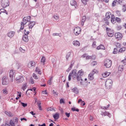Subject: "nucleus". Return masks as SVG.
<instances>
[{
	"label": "nucleus",
	"mask_w": 126,
	"mask_h": 126,
	"mask_svg": "<svg viewBox=\"0 0 126 126\" xmlns=\"http://www.w3.org/2000/svg\"><path fill=\"white\" fill-rule=\"evenodd\" d=\"M53 118L55 119V120H59V118H60V115L58 113H56L53 115Z\"/></svg>",
	"instance_id": "nucleus-22"
},
{
	"label": "nucleus",
	"mask_w": 126,
	"mask_h": 126,
	"mask_svg": "<svg viewBox=\"0 0 126 126\" xmlns=\"http://www.w3.org/2000/svg\"><path fill=\"white\" fill-rule=\"evenodd\" d=\"M125 51H126V48H121L119 50V52L120 53H123L124 52H125Z\"/></svg>",
	"instance_id": "nucleus-40"
},
{
	"label": "nucleus",
	"mask_w": 126,
	"mask_h": 126,
	"mask_svg": "<svg viewBox=\"0 0 126 126\" xmlns=\"http://www.w3.org/2000/svg\"><path fill=\"white\" fill-rule=\"evenodd\" d=\"M115 19L116 22H117L118 23H121L122 22V19H121L120 18H116Z\"/></svg>",
	"instance_id": "nucleus-39"
},
{
	"label": "nucleus",
	"mask_w": 126,
	"mask_h": 126,
	"mask_svg": "<svg viewBox=\"0 0 126 126\" xmlns=\"http://www.w3.org/2000/svg\"><path fill=\"white\" fill-rule=\"evenodd\" d=\"M36 63L34 62H31L29 63L28 66L29 67H32V66H35Z\"/></svg>",
	"instance_id": "nucleus-16"
},
{
	"label": "nucleus",
	"mask_w": 126,
	"mask_h": 126,
	"mask_svg": "<svg viewBox=\"0 0 126 126\" xmlns=\"http://www.w3.org/2000/svg\"><path fill=\"white\" fill-rule=\"evenodd\" d=\"M5 114L7 115V116H8V117H12V114H11V112H7L5 111Z\"/></svg>",
	"instance_id": "nucleus-32"
},
{
	"label": "nucleus",
	"mask_w": 126,
	"mask_h": 126,
	"mask_svg": "<svg viewBox=\"0 0 126 126\" xmlns=\"http://www.w3.org/2000/svg\"><path fill=\"white\" fill-rule=\"evenodd\" d=\"M77 2L76 1H75V0H72L70 1V4L71 5L73 6H75V5H76L77 4Z\"/></svg>",
	"instance_id": "nucleus-21"
},
{
	"label": "nucleus",
	"mask_w": 126,
	"mask_h": 126,
	"mask_svg": "<svg viewBox=\"0 0 126 126\" xmlns=\"http://www.w3.org/2000/svg\"><path fill=\"white\" fill-rule=\"evenodd\" d=\"M74 33L76 36H78L81 32V28L80 27H77L74 29Z\"/></svg>",
	"instance_id": "nucleus-7"
},
{
	"label": "nucleus",
	"mask_w": 126,
	"mask_h": 126,
	"mask_svg": "<svg viewBox=\"0 0 126 126\" xmlns=\"http://www.w3.org/2000/svg\"><path fill=\"white\" fill-rule=\"evenodd\" d=\"M31 20V16H28L27 17H25L23 19L22 22L21 23V28H20V31L21 30H23L24 29V25H26V24L27 22H30V21Z\"/></svg>",
	"instance_id": "nucleus-2"
},
{
	"label": "nucleus",
	"mask_w": 126,
	"mask_h": 126,
	"mask_svg": "<svg viewBox=\"0 0 126 126\" xmlns=\"http://www.w3.org/2000/svg\"><path fill=\"white\" fill-rule=\"evenodd\" d=\"M109 107H110V104H108L107 106L101 107V109H102L103 110H107L109 108Z\"/></svg>",
	"instance_id": "nucleus-35"
},
{
	"label": "nucleus",
	"mask_w": 126,
	"mask_h": 126,
	"mask_svg": "<svg viewBox=\"0 0 126 126\" xmlns=\"http://www.w3.org/2000/svg\"><path fill=\"white\" fill-rule=\"evenodd\" d=\"M85 102H84V101H82V104H81V105L83 107V106H85Z\"/></svg>",
	"instance_id": "nucleus-58"
},
{
	"label": "nucleus",
	"mask_w": 126,
	"mask_h": 126,
	"mask_svg": "<svg viewBox=\"0 0 126 126\" xmlns=\"http://www.w3.org/2000/svg\"><path fill=\"white\" fill-rule=\"evenodd\" d=\"M122 29V26H119L117 27V30H121Z\"/></svg>",
	"instance_id": "nucleus-63"
},
{
	"label": "nucleus",
	"mask_w": 126,
	"mask_h": 126,
	"mask_svg": "<svg viewBox=\"0 0 126 126\" xmlns=\"http://www.w3.org/2000/svg\"><path fill=\"white\" fill-rule=\"evenodd\" d=\"M115 36L117 40H122V38H123V34L120 32H117L115 33Z\"/></svg>",
	"instance_id": "nucleus-12"
},
{
	"label": "nucleus",
	"mask_w": 126,
	"mask_h": 126,
	"mask_svg": "<svg viewBox=\"0 0 126 126\" xmlns=\"http://www.w3.org/2000/svg\"><path fill=\"white\" fill-rule=\"evenodd\" d=\"M6 13V14H8L6 10L4 9H0V14H1V13Z\"/></svg>",
	"instance_id": "nucleus-24"
},
{
	"label": "nucleus",
	"mask_w": 126,
	"mask_h": 126,
	"mask_svg": "<svg viewBox=\"0 0 126 126\" xmlns=\"http://www.w3.org/2000/svg\"><path fill=\"white\" fill-rule=\"evenodd\" d=\"M116 46L117 47V48H122V45H121V44L120 43H116Z\"/></svg>",
	"instance_id": "nucleus-42"
},
{
	"label": "nucleus",
	"mask_w": 126,
	"mask_h": 126,
	"mask_svg": "<svg viewBox=\"0 0 126 126\" xmlns=\"http://www.w3.org/2000/svg\"><path fill=\"white\" fill-rule=\"evenodd\" d=\"M21 105H22V106H23V107H27V103H25L24 102H22Z\"/></svg>",
	"instance_id": "nucleus-48"
},
{
	"label": "nucleus",
	"mask_w": 126,
	"mask_h": 126,
	"mask_svg": "<svg viewBox=\"0 0 126 126\" xmlns=\"http://www.w3.org/2000/svg\"><path fill=\"white\" fill-rule=\"evenodd\" d=\"M35 72H38V74H42V72H41V71H40V69L38 67H36L35 69Z\"/></svg>",
	"instance_id": "nucleus-28"
},
{
	"label": "nucleus",
	"mask_w": 126,
	"mask_h": 126,
	"mask_svg": "<svg viewBox=\"0 0 126 126\" xmlns=\"http://www.w3.org/2000/svg\"><path fill=\"white\" fill-rule=\"evenodd\" d=\"M9 77L11 82H13V79L14 78V71L11 70L9 72Z\"/></svg>",
	"instance_id": "nucleus-11"
},
{
	"label": "nucleus",
	"mask_w": 126,
	"mask_h": 126,
	"mask_svg": "<svg viewBox=\"0 0 126 126\" xmlns=\"http://www.w3.org/2000/svg\"><path fill=\"white\" fill-rule=\"evenodd\" d=\"M84 74V72H83V70H81L78 71L77 72V70L76 69L73 70L70 72L68 75V80L69 81H70L71 80V77L73 78V79H77V81H80V80H82V81H83V80H82V78H81V77Z\"/></svg>",
	"instance_id": "nucleus-1"
},
{
	"label": "nucleus",
	"mask_w": 126,
	"mask_h": 126,
	"mask_svg": "<svg viewBox=\"0 0 126 126\" xmlns=\"http://www.w3.org/2000/svg\"><path fill=\"white\" fill-rule=\"evenodd\" d=\"M3 94H7V93H8L7 90L5 89H3Z\"/></svg>",
	"instance_id": "nucleus-50"
},
{
	"label": "nucleus",
	"mask_w": 126,
	"mask_h": 126,
	"mask_svg": "<svg viewBox=\"0 0 126 126\" xmlns=\"http://www.w3.org/2000/svg\"><path fill=\"white\" fill-rule=\"evenodd\" d=\"M104 66H106L107 68H109L112 66V61L110 59H106L104 62Z\"/></svg>",
	"instance_id": "nucleus-5"
},
{
	"label": "nucleus",
	"mask_w": 126,
	"mask_h": 126,
	"mask_svg": "<svg viewBox=\"0 0 126 126\" xmlns=\"http://www.w3.org/2000/svg\"><path fill=\"white\" fill-rule=\"evenodd\" d=\"M107 35H108V37H113V36H114V32H107Z\"/></svg>",
	"instance_id": "nucleus-23"
},
{
	"label": "nucleus",
	"mask_w": 126,
	"mask_h": 126,
	"mask_svg": "<svg viewBox=\"0 0 126 126\" xmlns=\"http://www.w3.org/2000/svg\"><path fill=\"white\" fill-rule=\"evenodd\" d=\"M118 70L120 71H123V70H124V65H120L118 68Z\"/></svg>",
	"instance_id": "nucleus-29"
},
{
	"label": "nucleus",
	"mask_w": 126,
	"mask_h": 126,
	"mask_svg": "<svg viewBox=\"0 0 126 126\" xmlns=\"http://www.w3.org/2000/svg\"><path fill=\"white\" fill-rule=\"evenodd\" d=\"M96 72H97V70L94 69L93 70V71L90 73L88 77L89 79L90 80H93V79H94V74H95V73H96Z\"/></svg>",
	"instance_id": "nucleus-8"
},
{
	"label": "nucleus",
	"mask_w": 126,
	"mask_h": 126,
	"mask_svg": "<svg viewBox=\"0 0 126 126\" xmlns=\"http://www.w3.org/2000/svg\"><path fill=\"white\" fill-rule=\"evenodd\" d=\"M123 0H119L118 1V4H121V3H122V2H123Z\"/></svg>",
	"instance_id": "nucleus-61"
},
{
	"label": "nucleus",
	"mask_w": 126,
	"mask_h": 126,
	"mask_svg": "<svg viewBox=\"0 0 126 126\" xmlns=\"http://www.w3.org/2000/svg\"><path fill=\"white\" fill-rule=\"evenodd\" d=\"M59 35H60V34L58 33H53V36H59Z\"/></svg>",
	"instance_id": "nucleus-62"
},
{
	"label": "nucleus",
	"mask_w": 126,
	"mask_h": 126,
	"mask_svg": "<svg viewBox=\"0 0 126 126\" xmlns=\"http://www.w3.org/2000/svg\"><path fill=\"white\" fill-rule=\"evenodd\" d=\"M116 14H117L118 16H121V12H120V11H117Z\"/></svg>",
	"instance_id": "nucleus-55"
},
{
	"label": "nucleus",
	"mask_w": 126,
	"mask_h": 126,
	"mask_svg": "<svg viewBox=\"0 0 126 126\" xmlns=\"http://www.w3.org/2000/svg\"><path fill=\"white\" fill-rule=\"evenodd\" d=\"M10 125L11 126H15V123H14V121L12 120H10L9 122Z\"/></svg>",
	"instance_id": "nucleus-34"
},
{
	"label": "nucleus",
	"mask_w": 126,
	"mask_h": 126,
	"mask_svg": "<svg viewBox=\"0 0 126 126\" xmlns=\"http://www.w3.org/2000/svg\"><path fill=\"white\" fill-rule=\"evenodd\" d=\"M74 64V63L72 62L71 63V64L70 65V67L68 68V71L71 70V68H72V66H73Z\"/></svg>",
	"instance_id": "nucleus-30"
},
{
	"label": "nucleus",
	"mask_w": 126,
	"mask_h": 126,
	"mask_svg": "<svg viewBox=\"0 0 126 126\" xmlns=\"http://www.w3.org/2000/svg\"><path fill=\"white\" fill-rule=\"evenodd\" d=\"M9 79L7 77L4 76L2 78V85H7L8 84Z\"/></svg>",
	"instance_id": "nucleus-10"
},
{
	"label": "nucleus",
	"mask_w": 126,
	"mask_h": 126,
	"mask_svg": "<svg viewBox=\"0 0 126 126\" xmlns=\"http://www.w3.org/2000/svg\"><path fill=\"white\" fill-rule=\"evenodd\" d=\"M46 58H45V57H42L41 60V63H43V64H45V62H46Z\"/></svg>",
	"instance_id": "nucleus-31"
},
{
	"label": "nucleus",
	"mask_w": 126,
	"mask_h": 126,
	"mask_svg": "<svg viewBox=\"0 0 126 126\" xmlns=\"http://www.w3.org/2000/svg\"><path fill=\"white\" fill-rule=\"evenodd\" d=\"M37 106L38 107L39 111H42V107H41V102H37Z\"/></svg>",
	"instance_id": "nucleus-27"
},
{
	"label": "nucleus",
	"mask_w": 126,
	"mask_h": 126,
	"mask_svg": "<svg viewBox=\"0 0 126 126\" xmlns=\"http://www.w3.org/2000/svg\"><path fill=\"white\" fill-rule=\"evenodd\" d=\"M113 54H118V49L117 48H114Z\"/></svg>",
	"instance_id": "nucleus-49"
},
{
	"label": "nucleus",
	"mask_w": 126,
	"mask_h": 126,
	"mask_svg": "<svg viewBox=\"0 0 126 126\" xmlns=\"http://www.w3.org/2000/svg\"><path fill=\"white\" fill-rule=\"evenodd\" d=\"M65 116H66L67 118H69V117H70V113H68L67 112H66L65 113Z\"/></svg>",
	"instance_id": "nucleus-51"
},
{
	"label": "nucleus",
	"mask_w": 126,
	"mask_h": 126,
	"mask_svg": "<svg viewBox=\"0 0 126 126\" xmlns=\"http://www.w3.org/2000/svg\"><path fill=\"white\" fill-rule=\"evenodd\" d=\"M70 57V52H69L66 55V61H68V58Z\"/></svg>",
	"instance_id": "nucleus-38"
},
{
	"label": "nucleus",
	"mask_w": 126,
	"mask_h": 126,
	"mask_svg": "<svg viewBox=\"0 0 126 126\" xmlns=\"http://www.w3.org/2000/svg\"><path fill=\"white\" fill-rule=\"evenodd\" d=\"M27 88V84H24L22 87V89L24 91H25V89Z\"/></svg>",
	"instance_id": "nucleus-37"
},
{
	"label": "nucleus",
	"mask_w": 126,
	"mask_h": 126,
	"mask_svg": "<svg viewBox=\"0 0 126 126\" xmlns=\"http://www.w3.org/2000/svg\"><path fill=\"white\" fill-rule=\"evenodd\" d=\"M113 86V81L111 79H107L105 82V87L107 89H111Z\"/></svg>",
	"instance_id": "nucleus-4"
},
{
	"label": "nucleus",
	"mask_w": 126,
	"mask_h": 126,
	"mask_svg": "<svg viewBox=\"0 0 126 126\" xmlns=\"http://www.w3.org/2000/svg\"><path fill=\"white\" fill-rule=\"evenodd\" d=\"M97 50H105V47L103 45H100L96 47Z\"/></svg>",
	"instance_id": "nucleus-20"
},
{
	"label": "nucleus",
	"mask_w": 126,
	"mask_h": 126,
	"mask_svg": "<svg viewBox=\"0 0 126 126\" xmlns=\"http://www.w3.org/2000/svg\"><path fill=\"white\" fill-rule=\"evenodd\" d=\"M35 22H30L29 24V28H30V29H32V28L34 27V25H35Z\"/></svg>",
	"instance_id": "nucleus-15"
},
{
	"label": "nucleus",
	"mask_w": 126,
	"mask_h": 126,
	"mask_svg": "<svg viewBox=\"0 0 126 126\" xmlns=\"http://www.w3.org/2000/svg\"><path fill=\"white\" fill-rule=\"evenodd\" d=\"M15 124H17L18 123V119L17 118H15L13 121Z\"/></svg>",
	"instance_id": "nucleus-46"
},
{
	"label": "nucleus",
	"mask_w": 126,
	"mask_h": 126,
	"mask_svg": "<svg viewBox=\"0 0 126 126\" xmlns=\"http://www.w3.org/2000/svg\"><path fill=\"white\" fill-rule=\"evenodd\" d=\"M60 104H64L65 102H64V100L63 98H61L60 100Z\"/></svg>",
	"instance_id": "nucleus-45"
},
{
	"label": "nucleus",
	"mask_w": 126,
	"mask_h": 126,
	"mask_svg": "<svg viewBox=\"0 0 126 126\" xmlns=\"http://www.w3.org/2000/svg\"><path fill=\"white\" fill-rule=\"evenodd\" d=\"M1 6H2L3 8H5L6 7H7V6H9V1L8 0H2Z\"/></svg>",
	"instance_id": "nucleus-6"
},
{
	"label": "nucleus",
	"mask_w": 126,
	"mask_h": 126,
	"mask_svg": "<svg viewBox=\"0 0 126 126\" xmlns=\"http://www.w3.org/2000/svg\"><path fill=\"white\" fill-rule=\"evenodd\" d=\"M23 40L25 42H28L29 41V39H28V35H24L23 36Z\"/></svg>",
	"instance_id": "nucleus-18"
},
{
	"label": "nucleus",
	"mask_w": 126,
	"mask_h": 126,
	"mask_svg": "<svg viewBox=\"0 0 126 126\" xmlns=\"http://www.w3.org/2000/svg\"><path fill=\"white\" fill-rule=\"evenodd\" d=\"M71 111H73V112H79V110L78 109H76L75 107L71 108Z\"/></svg>",
	"instance_id": "nucleus-41"
},
{
	"label": "nucleus",
	"mask_w": 126,
	"mask_h": 126,
	"mask_svg": "<svg viewBox=\"0 0 126 126\" xmlns=\"http://www.w3.org/2000/svg\"><path fill=\"white\" fill-rule=\"evenodd\" d=\"M73 45L74 46H76L77 47H79V46H80V43L77 40H75L73 41Z\"/></svg>",
	"instance_id": "nucleus-17"
},
{
	"label": "nucleus",
	"mask_w": 126,
	"mask_h": 126,
	"mask_svg": "<svg viewBox=\"0 0 126 126\" xmlns=\"http://www.w3.org/2000/svg\"><path fill=\"white\" fill-rule=\"evenodd\" d=\"M86 60H90V59H91V56H87V57H86Z\"/></svg>",
	"instance_id": "nucleus-60"
},
{
	"label": "nucleus",
	"mask_w": 126,
	"mask_h": 126,
	"mask_svg": "<svg viewBox=\"0 0 126 126\" xmlns=\"http://www.w3.org/2000/svg\"><path fill=\"white\" fill-rule=\"evenodd\" d=\"M20 51L21 53H25V50L22 49V48L20 47Z\"/></svg>",
	"instance_id": "nucleus-53"
},
{
	"label": "nucleus",
	"mask_w": 126,
	"mask_h": 126,
	"mask_svg": "<svg viewBox=\"0 0 126 126\" xmlns=\"http://www.w3.org/2000/svg\"><path fill=\"white\" fill-rule=\"evenodd\" d=\"M97 64V62H93L91 63V65L92 66H95Z\"/></svg>",
	"instance_id": "nucleus-44"
},
{
	"label": "nucleus",
	"mask_w": 126,
	"mask_h": 126,
	"mask_svg": "<svg viewBox=\"0 0 126 126\" xmlns=\"http://www.w3.org/2000/svg\"><path fill=\"white\" fill-rule=\"evenodd\" d=\"M110 75V73L106 72L102 74L103 77H108Z\"/></svg>",
	"instance_id": "nucleus-25"
},
{
	"label": "nucleus",
	"mask_w": 126,
	"mask_h": 126,
	"mask_svg": "<svg viewBox=\"0 0 126 126\" xmlns=\"http://www.w3.org/2000/svg\"><path fill=\"white\" fill-rule=\"evenodd\" d=\"M111 15L112 14L110 12H107L105 14V17L104 18V21H105L106 25H109V21L111 19Z\"/></svg>",
	"instance_id": "nucleus-3"
},
{
	"label": "nucleus",
	"mask_w": 126,
	"mask_h": 126,
	"mask_svg": "<svg viewBox=\"0 0 126 126\" xmlns=\"http://www.w3.org/2000/svg\"><path fill=\"white\" fill-rule=\"evenodd\" d=\"M30 82L32 84H34V80H33L32 78H31Z\"/></svg>",
	"instance_id": "nucleus-54"
},
{
	"label": "nucleus",
	"mask_w": 126,
	"mask_h": 126,
	"mask_svg": "<svg viewBox=\"0 0 126 126\" xmlns=\"http://www.w3.org/2000/svg\"><path fill=\"white\" fill-rule=\"evenodd\" d=\"M121 63L122 64H124V65H126V57L125 59L124 60L122 61Z\"/></svg>",
	"instance_id": "nucleus-36"
},
{
	"label": "nucleus",
	"mask_w": 126,
	"mask_h": 126,
	"mask_svg": "<svg viewBox=\"0 0 126 126\" xmlns=\"http://www.w3.org/2000/svg\"><path fill=\"white\" fill-rule=\"evenodd\" d=\"M32 77H33V78H34V79H36V80L38 79V76L35 73H33Z\"/></svg>",
	"instance_id": "nucleus-43"
},
{
	"label": "nucleus",
	"mask_w": 126,
	"mask_h": 126,
	"mask_svg": "<svg viewBox=\"0 0 126 126\" xmlns=\"http://www.w3.org/2000/svg\"><path fill=\"white\" fill-rule=\"evenodd\" d=\"M15 34V32H9L7 33V36L9 38H12V37H13V36H14Z\"/></svg>",
	"instance_id": "nucleus-13"
},
{
	"label": "nucleus",
	"mask_w": 126,
	"mask_h": 126,
	"mask_svg": "<svg viewBox=\"0 0 126 126\" xmlns=\"http://www.w3.org/2000/svg\"><path fill=\"white\" fill-rule=\"evenodd\" d=\"M47 83H48V84H49V85H51V84H52V81H51V80H48V81L47 82Z\"/></svg>",
	"instance_id": "nucleus-59"
},
{
	"label": "nucleus",
	"mask_w": 126,
	"mask_h": 126,
	"mask_svg": "<svg viewBox=\"0 0 126 126\" xmlns=\"http://www.w3.org/2000/svg\"><path fill=\"white\" fill-rule=\"evenodd\" d=\"M114 17H115V16L112 15L111 18V22L113 24H115L116 22V19Z\"/></svg>",
	"instance_id": "nucleus-19"
},
{
	"label": "nucleus",
	"mask_w": 126,
	"mask_h": 126,
	"mask_svg": "<svg viewBox=\"0 0 126 126\" xmlns=\"http://www.w3.org/2000/svg\"><path fill=\"white\" fill-rule=\"evenodd\" d=\"M54 18L55 19H56V20H58V19H59V15H55L54 16Z\"/></svg>",
	"instance_id": "nucleus-52"
},
{
	"label": "nucleus",
	"mask_w": 126,
	"mask_h": 126,
	"mask_svg": "<svg viewBox=\"0 0 126 126\" xmlns=\"http://www.w3.org/2000/svg\"><path fill=\"white\" fill-rule=\"evenodd\" d=\"M86 21V16H84L83 17H82V22H84L85 21Z\"/></svg>",
	"instance_id": "nucleus-47"
},
{
	"label": "nucleus",
	"mask_w": 126,
	"mask_h": 126,
	"mask_svg": "<svg viewBox=\"0 0 126 126\" xmlns=\"http://www.w3.org/2000/svg\"><path fill=\"white\" fill-rule=\"evenodd\" d=\"M82 0V2L84 4H86V2L87 1V0Z\"/></svg>",
	"instance_id": "nucleus-56"
},
{
	"label": "nucleus",
	"mask_w": 126,
	"mask_h": 126,
	"mask_svg": "<svg viewBox=\"0 0 126 126\" xmlns=\"http://www.w3.org/2000/svg\"><path fill=\"white\" fill-rule=\"evenodd\" d=\"M107 116L109 117V118H111L112 117V115H111V113L106 111L104 112V116Z\"/></svg>",
	"instance_id": "nucleus-26"
},
{
	"label": "nucleus",
	"mask_w": 126,
	"mask_h": 126,
	"mask_svg": "<svg viewBox=\"0 0 126 126\" xmlns=\"http://www.w3.org/2000/svg\"><path fill=\"white\" fill-rule=\"evenodd\" d=\"M72 92H73V93H75V94H78L79 93V91L78 90V89L77 88L75 87L71 89Z\"/></svg>",
	"instance_id": "nucleus-14"
},
{
	"label": "nucleus",
	"mask_w": 126,
	"mask_h": 126,
	"mask_svg": "<svg viewBox=\"0 0 126 126\" xmlns=\"http://www.w3.org/2000/svg\"><path fill=\"white\" fill-rule=\"evenodd\" d=\"M118 3H119L118 0H114L112 2V6H115L116 4H118Z\"/></svg>",
	"instance_id": "nucleus-33"
},
{
	"label": "nucleus",
	"mask_w": 126,
	"mask_h": 126,
	"mask_svg": "<svg viewBox=\"0 0 126 126\" xmlns=\"http://www.w3.org/2000/svg\"><path fill=\"white\" fill-rule=\"evenodd\" d=\"M15 80L16 81V83L19 84V83H22V82L24 80V78L22 76H18Z\"/></svg>",
	"instance_id": "nucleus-9"
},
{
	"label": "nucleus",
	"mask_w": 126,
	"mask_h": 126,
	"mask_svg": "<svg viewBox=\"0 0 126 126\" xmlns=\"http://www.w3.org/2000/svg\"><path fill=\"white\" fill-rule=\"evenodd\" d=\"M38 126H46V124L44 123L42 125H38Z\"/></svg>",
	"instance_id": "nucleus-64"
},
{
	"label": "nucleus",
	"mask_w": 126,
	"mask_h": 126,
	"mask_svg": "<svg viewBox=\"0 0 126 126\" xmlns=\"http://www.w3.org/2000/svg\"><path fill=\"white\" fill-rule=\"evenodd\" d=\"M93 47L94 48H95L96 47V41H94L93 43Z\"/></svg>",
	"instance_id": "nucleus-57"
}]
</instances>
